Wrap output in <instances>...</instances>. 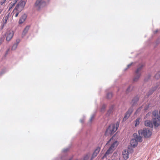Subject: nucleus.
Segmentation results:
<instances>
[{"mask_svg": "<svg viewBox=\"0 0 160 160\" xmlns=\"http://www.w3.org/2000/svg\"><path fill=\"white\" fill-rule=\"evenodd\" d=\"M119 123L117 122L115 124H112L110 125L107 129L106 133L107 134H113L117 130L119 127Z\"/></svg>", "mask_w": 160, "mask_h": 160, "instance_id": "1", "label": "nucleus"}, {"mask_svg": "<svg viewBox=\"0 0 160 160\" xmlns=\"http://www.w3.org/2000/svg\"><path fill=\"white\" fill-rule=\"evenodd\" d=\"M143 67L142 64L140 65L136 70L133 81L134 82H137L139 79L141 75L142 70Z\"/></svg>", "mask_w": 160, "mask_h": 160, "instance_id": "2", "label": "nucleus"}, {"mask_svg": "<svg viewBox=\"0 0 160 160\" xmlns=\"http://www.w3.org/2000/svg\"><path fill=\"white\" fill-rule=\"evenodd\" d=\"M134 139H132L131 140L130 144L131 146L134 148L138 145V142H141L142 141V139L141 136H138L137 134L134 133L133 134Z\"/></svg>", "mask_w": 160, "mask_h": 160, "instance_id": "3", "label": "nucleus"}, {"mask_svg": "<svg viewBox=\"0 0 160 160\" xmlns=\"http://www.w3.org/2000/svg\"><path fill=\"white\" fill-rule=\"evenodd\" d=\"M153 116V123L155 127H158L160 124V116H159L157 111L152 112Z\"/></svg>", "mask_w": 160, "mask_h": 160, "instance_id": "4", "label": "nucleus"}, {"mask_svg": "<svg viewBox=\"0 0 160 160\" xmlns=\"http://www.w3.org/2000/svg\"><path fill=\"white\" fill-rule=\"evenodd\" d=\"M138 133L139 136L140 135L142 136L145 138H148L152 134V132L149 129L146 128L139 130Z\"/></svg>", "mask_w": 160, "mask_h": 160, "instance_id": "5", "label": "nucleus"}, {"mask_svg": "<svg viewBox=\"0 0 160 160\" xmlns=\"http://www.w3.org/2000/svg\"><path fill=\"white\" fill-rule=\"evenodd\" d=\"M118 145L117 141H115L112 144L109 149L105 153V155H107L112 153Z\"/></svg>", "mask_w": 160, "mask_h": 160, "instance_id": "6", "label": "nucleus"}, {"mask_svg": "<svg viewBox=\"0 0 160 160\" xmlns=\"http://www.w3.org/2000/svg\"><path fill=\"white\" fill-rule=\"evenodd\" d=\"M25 4L26 2L24 1L21 0L19 2L18 4L17 5L15 9L17 11L20 12L24 8Z\"/></svg>", "mask_w": 160, "mask_h": 160, "instance_id": "7", "label": "nucleus"}, {"mask_svg": "<svg viewBox=\"0 0 160 160\" xmlns=\"http://www.w3.org/2000/svg\"><path fill=\"white\" fill-rule=\"evenodd\" d=\"M45 5L46 3L43 0H37L35 3V6L39 9Z\"/></svg>", "mask_w": 160, "mask_h": 160, "instance_id": "8", "label": "nucleus"}, {"mask_svg": "<svg viewBox=\"0 0 160 160\" xmlns=\"http://www.w3.org/2000/svg\"><path fill=\"white\" fill-rule=\"evenodd\" d=\"M14 32L12 30H9L7 31L5 34V36L6 37V40L7 41H10L12 38Z\"/></svg>", "mask_w": 160, "mask_h": 160, "instance_id": "9", "label": "nucleus"}, {"mask_svg": "<svg viewBox=\"0 0 160 160\" xmlns=\"http://www.w3.org/2000/svg\"><path fill=\"white\" fill-rule=\"evenodd\" d=\"M9 15V14H7L5 17L2 20V29L6 25L7 20L8 19Z\"/></svg>", "mask_w": 160, "mask_h": 160, "instance_id": "10", "label": "nucleus"}, {"mask_svg": "<svg viewBox=\"0 0 160 160\" xmlns=\"http://www.w3.org/2000/svg\"><path fill=\"white\" fill-rule=\"evenodd\" d=\"M129 154V152L128 150H125L123 151V157L125 160H127L128 158Z\"/></svg>", "mask_w": 160, "mask_h": 160, "instance_id": "11", "label": "nucleus"}, {"mask_svg": "<svg viewBox=\"0 0 160 160\" xmlns=\"http://www.w3.org/2000/svg\"><path fill=\"white\" fill-rule=\"evenodd\" d=\"M132 111V108H130L128 110V112H126L125 115L124 117L123 120H126L129 117Z\"/></svg>", "mask_w": 160, "mask_h": 160, "instance_id": "12", "label": "nucleus"}, {"mask_svg": "<svg viewBox=\"0 0 160 160\" xmlns=\"http://www.w3.org/2000/svg\"><path fill=\"white\" fill-rule=\"evenodd\" d=\"M27 16L26 14H23L20 18L19 21V24H22L23 23L26 19Z\"/></svg>", "mask_w": 160, "mask_h": 160, "instance_id": "13", "label": "nucleus"}, {"mask_svg": "<svg viewBox=\"0 0 160 160\" xmlns=\"http://www.w3.org/2000/svg\"><path fill=\"white\" fill-rule=\"evenodd\" d=\"M145 125L147 127L152 128L153 127L152 123L149 120H147L145 122Z\"/></svg>", "mask_w": 160, "mask_h": 160, "instance_id": "14", "label": "nucleus"}, {"mask_svg": "<svg viewBox=\"0 0 160 160\" xmlns=\"http://www.w3.org/2000/svg\"><path fill=\"white\" fill-rule=\"evenodd\" d=\"M30 28L29 26H27L23 30V32L22 34V37H24L26 34L28 32V30Z\"/></svg>", "mask_w": 160, "mask_h": 160, "instance_id": "15", "label": "nucleus"}, {"mask_svg": "<svg viewBox=\"0 0 160 160\" xmlns=\"http://www.w3.org/2000/svg\"><path fill=\"white\" fill-rule=\"evenodd\" d=\"M138 97H136L135 98H134L132 100V106H134L135 105L138 101Z\"/></svg>", "mask_w": 160, "mask_h": 160, "instance_id": "16", "label": "nucleus"}, {"mask_svg": "<svg viewBox=\"0 0 160 160\" xmlns=\"http://www.w3.org/2000/svg\"><path fill=\"white\" fill-rule=\"evenodd\" d=\"M100 148H99V147L98 148L96 149V150L93 153L94 154H95L96 155H97V154L99 153V152L100 151Z\"/></svg>", "mask_w": 160, "mask_h": 160, "instance_id": "17", "label": "nucleus"}, {"mask_svg": "<svg viewBox=\"0 0 160 160\" xmlns=\"http://www.w3.org/2000/svg\"><path fill=\"white\" fill-rule=\"evenodd\" d=\"M155 78L157 79H158L160 78V73L158 72L155 75Z\"/></svg>", "mask_w": 160, "mask_h": 160, "instance_id": "18", "label": "nucleus"}, {"mask_svg": "<svg viewBox=\"0 0 160 160\" xmlns=\"http://www.w3.org/2000/svg\"><path fill=\"white\" fill-rule=\"evenodd\" d=\"M112 110H113L112 107L110 108L109 109V110L108 111L107 114V116H109L110 115V114L112 112Z\"/></svg>", "mask_w": 160, "mask_h": 160, "instance_id": "19", "label": "nucleus"}, {"mask_svg": "<svg viewBox=\"0 0 160 160\" xmlns=\"http://www.w3.org/2000/svg\"><path fill=\"white\" fill-rule=\"evenodd\" d=\"M140 118H138L136 119L135 121V126H136L137 125H138L139 124V120Z\"/></svg>", "mask_w": 160, "mask_h": 160, "instance_id": "20", "label": "nucleus"}, {"mask_svg": "<svg viewBox=\"0 0 160 160\" xmlns=\"http://www.w3.org/2000/svg\"><path fill=\"white\" fill-rule=\"evenodd\" d=\"M112 95L111 92H109L107 94V98L108 99L111 98L112 97Z\"/></svg>", "mask_w": 160, "mask_h": 160, "instance_id": "21", "label": "nucleus"}, {"mask_svg": "<svg viewBox=\"0 0 160 160\" xmlns=\"http://www.w3.org/2000/svg\"><path fill=\"white\" fill-rule=\"evenodd\" d=\"M18 45H17V44H13V46L12 47V49L13 50H15L16 49V48H17V46Z\"/></svg>", "mask_w": 160, "mask_h": 160, "instance_id": "22", "label": "nucleus"}, {"mask_svg": "<svg viewBox=\"0 0 160 160\" xmlns=\"http://www.w3.org/2000/svg\"><path fill=\"white\" fill-rule=\"evenodd\" d=\"M89 158V156L88 155H86L82 159L83 160H88Z\"/></svg>", "mask_w": 160, "mask_h": 160, "instance_id": "23", "label": "nucleus"}, {"mask_svg": "<svg viewBox=\"0 0 160 160\" xmlns=\"http://www.w3.org/2000/svg\"><path fill=\"white\" fill-rule=\"evenodd\" d=\"M134 64L133 62H132L130 64L128 65H127V68L125 69V70H126L128 68H129L133 64Z\"/></svg>", "mask_w": 160, "mask_h": 160, "instance_id": "24", "label": "nucleus"}, {"mask_svg": "<svg viewBox=\"0 0 160 160\" xmlns=\"http://www.w3.org/2000/svg\"><path fill=\"white\" fill-rule=\"evenodd\" d=\"M131 86H130L127 89V91H126V92H130L131 90L132 89V88L131 89Z\"/></svg>", "mask_w": 160, "mask_h": 160, "instance_id": "25", "label": "nucleus"}, {"mask_svg": "<svg viewBox=\"0 0 160 160\" xmlns=\"http://www.w3.org/2000/svg\"><path fill=\"white\" fill-rule=\"evenodd\" d=\"M131 86H130L127 89V91H126V92H130L131 90L132 89V88L131 89Z\"/></svg>", "mask_w": 160, "mask_h": 160, "instance_id": "26", "label": "nucleus"}, {"mask_svg": "<svg viewBox=\"0 0 160 160\" xmlns=\"http://www.w3.org/2000/svg\"><path fill=\"white\" fill-rule=\"evenodd\" d=\"M69 148H67L65 149H64L63 150L62 152H66L67 151H68L69 150Z\"/></svg>", "mask_w": 160, "mask_h": 160, "instance_id": "27", "label": "nucleus"}, {"mask_svg": "<svg viewBox=\"0 0 160 160\" xmlns=\"http://www.w3.org/2000/svg\"><path fill=\"white\" fill-rule=\"evenodd\" d=\"M7 0H2L0 2V4L1 5H3L6 1Z\"/></svg>", "mask_w": 160, "mask_h": 160, "instance_id": "28", "label": "nucleus"}, {"mask_svg": "<svg viewBox=\"0 0 160 160\" xmlns=\"http://www.w3.org/2000/svg\"><path fill=\"white\" fill-rule=\"evenodd\" d=\"M94 115H92L91 117V118L90 119V122H91L92 120H93V119L94 118Z\"/></svg>", "mask_w": 160, "mask_h": 160, "instance_id": "29", "label": "nucleus"}, {"mask_svg": "<svg viewBox=\"0 0 160 160\" xmlns=\"http://www.w3.org/2000/svg\"><path fill=\"white\" fill-rule=\"evenodd\" d=\"M105 105L103 106H102V108H101V111H102L103 110H104V109H105Z\"/></svg>", "mask_w": 160, "mask_h": 160, "instance_id": "30", "label": "nucleus"}, {"mask_svg": "<svg viewBox=\"0 0 160 160\" xmlns=\"http://www.w3.org/2000/svg\"><path fill=\"white\" fill-rule=\"evenodd\" d=\"M97 156V155H96L95 154H94V153H93V154L92 155V158H94Z\"/></svg>", "mask_w": 160, "mask_h": 160, "instance_id": "31", "label": "nucleus"}, {"mask_svg": "<svg viewBox=\"0 0 160 160\" xmlns=\"http://www.w3.org/2000/svg\"><path fill=\"white\" fill-rule=\"evenodd\" d=\"M97 156V155H96L95 154H94V153H93V154L92 155V158H94Z\"/></svg>", "mask_w": 160, "mask_h": 160, "instance_id": "32", "label": "nucleus"}, {"mask_svg": "<svg viewBox=\"0 0 160 160\" xmlns=\"http://www.w3.org/2000/svg\"><path fill=\"white\" fill-rule=\"evenodd\" d=\"M97 156V155H96L95 154H94V153H93V154L92 155V158H94Z\"/></svg>", "mask_w": 160, "mask_h": 160, "instance_id": "33", "label": "nucleus"}, {"mask_svg": "<svg viewBox=\"0 0 160 160\" xmlns=\"http://www.w3.org/2000/svg\"><path fill=\"white\" fill-rule=\"evenodd\" d=\"M20 42V40L19 39H17L16 40V43L15 44H17V45H18V44Z\"/></svg>", "mask_w": 160, "mask_h": 160, "instance_id": "34", "label": "nucleus"}, {"mask_svg": "<svg viewBox=\"0 0 160 160\" xmlns=\"http://www.w3.org/2000/svg\"><path fill=\"white\" fill-rule=\"evenodd\" d=\"M16 2H17V1L16 0V2H15L13 3H10V5L12 6V7L14 6L15 5V3H16Z\"/></svg>", "mask_w": 160, "mask_h": 160, "instance_id": "35", "label": "nucleus"}, {"mask_svg": "<svg viewBox=\"0 0 160 160\" xmlns=\"http://www.w3.org/2000/svg\"><path fill=\"white\" fill-rule=\"evenodd\" d=\"M112 139V138H111L110 139L108 142L106 143V145H107L109 144V142L111 141Z\"/></svg>", "mask_w": 160, "mask_h": 160, "instance_id": "36", "label": "nucleus"}, {"mask_svg": "<svg viewBox=\"0 0 160 160\" xmlns=\"http://www.w3.org/2000/svg\"><path fill=\"white\" fill-rule=\"evenodd\" d=\"M18 13H17L15 14V16L16 17H17L18 16Z\"/></svg>", "mask_w": 160, "mask_h": 160, "instance_id": "37", "label": "nucleus"}, {"mask_svg": "<svg viewBox=\"0 0 160 160\" xmlns=\"http://www.w3.org/2000/svg\"><path fill=\"white\" fill-rule=\"evenodd\" d=\"M61 159H62V160H65V158H63V157H62L61 158Z\"/></svg>", "mask_w": 160, "mask_h": 160, "instance_id": "38", "label": "nucleus"}, {"mask_svg": "<svg viewBox=\"0 0 160 160\" xmlns=\"http://www.w3.org/2000/svg\"><path fill=\"white\" fill-rule=\"evenodd\" d=\"M158 31V30H156L154 32V33H156Z\"/></svg>", "mask_w": 160, "mask_h": 160, "instance_id": "39", "label": "nucleus"}, {"mask_svg": "<svg viewBox=\"0 0 160 160\" xmlns=\"http://www.w3.org/2000/svg\"><path fill=\"white\" fill-rule=\"evenodd\" d=\"M148 108V107H147L146 108H145L144 109L145 110H146Z\"/></svg>", "mask_w": 160, "mask_h": 160, "instance_id": "40", "label": "nucleus"}, {"mask_svg": "<svg viewBox=\"0 0 160 160\" xmlns=\"http://www.w3.org/2000/svg\"><path fill=\"white\" fill-rule=\"evenodd\" d=\"M81 122L82 123L83 122V121L82 120H80Z\"/></svg>", "mask_w": 160, "mask_h": 160, "instance_id": "41", "label": "nucleus"}, {"mask_svg": "<svg viewBox=\"0 0 160 160\" xmlns=\"http://www.w3.org/2000/svg\"><path fill=\"white\" fill-rule=\"evenodd\" d=\"M141 109V108H139L137 110V111H139V110H140V109Z\"/></svg>", "mask_w": 160, "mask_h": 160, "instance_id": "42", "label": "nucleus"}, {"mask_svg": "<svg viewBox=\"0 0 160 160\" xmlns=\"http://www.w3.org/2000/svg\"><path fill=\"white\" fill-rule=\"evenodd\" d=\"M93 159V158H92V157H91V159H90V160H92Z\"/></svg>", "mask_w": 160, "mask_h": 160, "instance_id": "43", "label": "nucleus"}, {"mask_svg": "<svg viewBox=\"0 0 160 160\" xmlns=\"http://www.w3.org/2000/svg\"><path fill=\"white\" fill-rule=\"evenodd\" d=\"M1 41H0V45H1Z\"/></svg>", "mask_w": 160, "mask_h": 160, "instance_id": "44", "label": "nucleus"}, {"mask_svg": "<svg viewBox=\"0 0 160 160\" xmlns=\"http://www.w3.org/2000/svg\"><path fill=\"white\" fill-rule=\"evenodd\" d=\"M150 77V76L149 75V76H148V78H149Z\"/></svg>", "mask_w": 160, "mask_h": 160, "instance_id": "45", "label": "nucleus"}, {"mask_svg": "<svg viewBox=\"0 0 160 160\" xmlns=\"http://www.w3.org/2000/svg\"><path fill=\"white\" fill-rule=\"evenodd\" d=\"M80 160H83L82 159H80Z\"/></svg>", "mask_w": 160, "mask_h": 160, "instance_id": "46", "label": "nucleus"}, {"mask_svg": "<svg viewBox=\"0 0 160 160\" xmlns=\"http://www.w3.org/2000/svg\"><path fill=\"white\" fill-rule=\"evenodd\" d=\"M80 160H83L82 159H80Z\"/></svg>", "mask_w": 160, "mask_h": 160, "instance_id": "47", "label": "nucleus"}]
</instances>
